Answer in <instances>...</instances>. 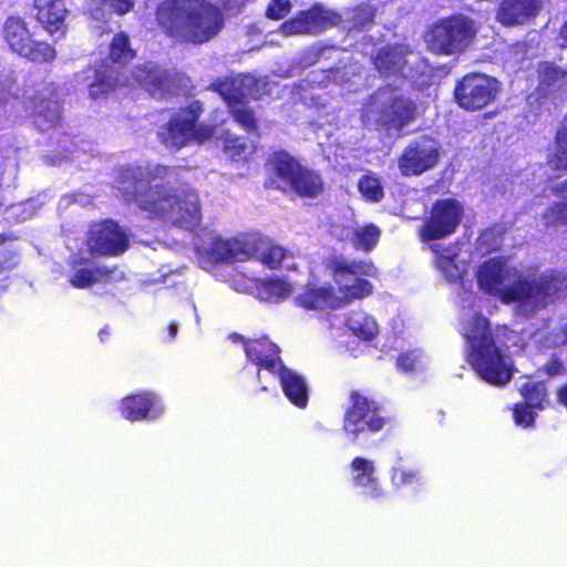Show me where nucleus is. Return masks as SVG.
Instances as JSON below:
<instances>
[{
	"label": "nucleus",
	"instance_id": "nucleus-1",
	"mask_svg": "<svg viewBox=\"0 0 567 567\" xmlns=\"http://www.w3.org/2000/svg\"><path fill=\"white\" fill-rule=\"evenodd\" d=\"M175 175L174 167L159 163L126 164L116 169L112 189L123 204L135 205L150 219L193 230L202 223L199 196L188 184L167 187Z\"/></svg>",
	"mask_w": 567,
	"mask_h": 567
},
{
	"label": "nucleus",
	"instance_id": "nucleus-2",
	"mask_svg": "<svg viewBox=\"0 0 567 567\" xmlns=\"http://www.w3.org/2000/svg\"><path fill=\"white\" fill-rule=\"evenodd\" d=\"M328 268L339 286L337 293L331 285L318 286L308 282L296 297V305L306 310H337L354 300L373 293V285L364 277L378 278L379 270L371 260H344L333 258Z\"/></svg>",
	"mask_w": 567,
	"mask_h": 567
},
{
	"label": "nucleus",
	"instance_id": "nucleus-3",
	"mask_svg": "<svg viewBox=\"0 0 567 567\" xmlns=\"http://www.w3.org/2000/svg\"><path fill=\"white\" fill-rule=\"evenodd\" d=\"M154 16L163 34L183 43H206L224 28L221 10L209 0H162Z\"/></svg>",
	"mask_w": 567,
	"mask_h": 567
},
{
	"label": "nucleus",
	"instance_id": "nucleus-4",
	"mask_svg": "<svg viewBox=\"0 0 567 567\" xmlns=\"http://www.w3.org/2000/svg\"><path fill=\"white\" fill-rule=\"evenodd\" d=\"M463 337L468 342L467 361L476 373L492 385H506L513 378L514 367L506 362L504 353L496 346L489 320L475 315L468 332Z\"/></svg>",
	"mask_w": 567,
	"mask_h": 567
},
{
	"label": "nucleus",
	"instance_id": "nucleus-5",
	"mask_svg": "<svg viewBox=\"0 0 567 567\" xmlns=\"http://www.w3.org/2000/svg\"><path fill=\"white\" fill-rule=\"evenodd\" d=\"M270 175L265 181V188L291 192L301 198L313 199L324 190V182L320 173L302 165L301 162L286 150L272 151L266 161Z\"/></svg>",
	"mask_w": 567,
	"mask_h": 567
},
{
	"label": "nucleus",
	"instance_id": "nucleus-6",
	"mask_svg": "<svg viewBox=\"0 0 567 567\" xmlns=\"http://www.w3.org/2000/svg\"><path fill=\"white\" fill-rule=\"evenodd\" d=\"M371 114L378 128L401 131L416 118L417 105L398 86L385 84L370 96Z\"/></svg>",
	"mask_w": 567,
	"mask_h": 567
},
{
	"label": "nucleus",
	"instance_id": "nucleus-7",
	"mask_svg": "<svg viewBox=\"0 0 567 567\" xmlns=\"http://www.w3.org/2000/svg\"><path fill=\"white\" fill-rule=\"evenodd\" d=\"M475 37V22L467 16L453 13L430 25L425 42L431 52L449 56L463 53Z\"/></svg>",
	"mask_w": 567,
	"mask_h": 567
},
{
	"label": "nucleus",
	"instance_id": "nucleus-8",
	"mask_svg": "<svg viewBox=\"0 0 567 567\" xmlns=\"http://www.w3.org/2000/svg\"><path fill=\"white\" fill-rule=\"evenodd\" d=\"M385 423L386 417L382 415V408L374 399L359 390L349 392V404L343 413L342 430L353 442L379 433Z\"/></svg>",
	"mask_w": 567,
	"mask_h": 567
},
{
	"label": "nucleus",
	"instance_id": "nucleus-9",
	"mask_svg": "<svg viewBox=\"0 0 567 567\" xmlns=\"http://www.w3.org/2000/svg\"><path fill=\"white\" fill-rule=\"evenodd\" d=\"M516 287L518 291L511 289L507 292L511 300L534 308H545L555 300L566 297L567 275L551 269L534 279L518 276Z\"/></svg>",
	"mask_w": 567,
	"mask_h": 567
},
{
	"label": "nucleus",
	"instance_id": "nucleus-10",
	"mask_svg": "<svg viewBox=\"0 0 567 567\" xmlns=\"http://www.w3.org/2000/svg\"><path fill=\"white\" fill-rule=\"evenodd\" d=\"M2 38L10 50L33 63H51L56 58L53 45L42 40H34L27 21L19 16L8 17L2 25Z\"/></svg>",
	"mask_w": 567,
	"mask_h": 567
},
{
	"label": "nucleus",
	"instance_id": "nucleus-11",
	"mask_svg": "<svg viewBox=\"0 0 567 567\" xmlns=\"http://www.w3.org/2000/svg\"><path fill=\"white\" fill-rule=\"evenodd\" d=\"M499 81L482 72H470L455 82L453 97L466 112H478L493 104L499 94Z\"/></svg>",
	"mask_w": 567,
	"mask_h": 567
},
{
	"label": "nucleus",
	"instance_id": "nucleus-12",
	"mask_svg": "<svg viewBox=\"0 0 567 567\" xmlns=\"http://www.w3.org/2000/svg\"><path fill=\"white\" fill-rule=\"evenodd\" d=\"M204 105L199 100L179 107L157 133L158 141L167 148L178 151L193 141H200L199 117Z\"/></svg>",
	"mask_w": 567,
	"mask_h": 567
},
{
	"label": "nucleus",
	"instance_id": "nucleus-13",
	"mask_svg": "<svg viewBox=\"0 0 567 567\" xmlns=\"http://www.w3.org/2000/svg\"><path fill=\"white\" fill-rule=\"evenodd\" d=\"M130 245L126 227L112 218L92 223L85 237V246L92 256L118 257L128 250Z\"/></svg>",
	"mask_w": 567,
	"mask_h": 567
},
{
	"label": "nucleus",
	"instance_id": "nucleus-14",
	"mask_svg": "<svg viewBox=\"0 0 567 567\" xmlns=\"http://www.w3.org/2000/svg\"><path fill=\"white\" fill-rule=\"evenodd\" d=\"M463 217V207L454 198L436 199L419 229L422 241L444 239L453 235Z\"/></svg>",
	"mask_w": 567,
	"mask_h": 567
},
{
	"label": "nucleus",
	"instance_id": "nucleus-15",
	"mask_svg": "<svg viewBox=\"0 0 567 567\" xmlns=\"http://www.w3.org/2000/svg\"><path fill=\"white\" fill-rule=\"evenodd\" d=\"M437 142L429 135L411 141L398 157V167L402 176H420L434 168L440 161Z\"/></svg>",
	"mask_w": 567,
	"mask_h": 567
},
{
	"label": "nucleus",
	"instance_id": "nucleus-16",
	"mask_svg": "<svg viewBox=\"0 0 567 567\" xmlns=\"http://www.w3.org/2000/svg\"><path fill=\"white\" fill-rule=\"evenodd\" d=\"M340 21L341 16L337 11L313 4L286 20L281 29L285 34H318L338 25Z\"/></svg>",
	"mask_w": 567,
	"mask_h": 567
},
{
	"label": "nucleus",
	"instance_id": "nucleus-17",
	"mask_svg": "<svg viewBox=\"0 0 567 567\" xmlns=\"http://www.w3.org/2000/svg\"><path fill=\"white\" fill-rule=\"evenodd\" d=\"M506 270V264L501 258L485 260L478 268L477 284L484 292L498 298L505 305H511L517 300H511L507 292L511 289L518 291L517 279L508 286H503Z\"/></svg>",
	"mask_w": 567,
	"mask_h": 567
},
{
	"label": "nucleus",
	"instance_id": "nucleus-18",
	"mask_svg": "<svg viewBox=\"0 0 567 567\" xmlns=\"http://www.w3.org/2000/svg\"><path fill=\"white\" fill-rule=\"evenodd\" d=\"M118 410L124 419L137 422L157 419L164 409L161 398L155 392L140 391L124 396Z\"/></svg>",
	"mask_w": 567,
	"mask_h": 567
},
{
	"label": "nucleus",
	"instance_id": "nucleus-19",
	"mask_svg": "<svg viewBox=\"0 0 567 567\" xmlns=\"http://www.w3.org/2000/svg\"><path fill=\"white\" fill-rule=\"evenodd\" d=\"M244 351L248 361L257 367L258 372L266 370L275 375L285 367L279 347L267 337L245 341Z\"/></svg>",
	"mask_w": 567,
	"mask_h": 567
},
{
	"label": "nucleus",
	"instance_id": "nucleus-20",
	"mask_svg": "<svg viewBox=\"0 0 567 567\" xmlns=\"http://www.w3.org/2000/svg\"><path fill=\"white\" fill-rule=\"evenodd\" d=\"M34 19L51 35L64 33L69 13L64 0H33Z\"/></svg>",
	"mask_w": 567,
	"mask_h": 567
},
{
	"label": "nucleus",
	"instance_id": "nucleus-21",
	"mask_svg": "<svg viewBox=\"0 0 567 567\" xmlns=\"http://www.w3.org/2000/svg\"><path fill=\"white\" fill-rule=\"evenodd\" d=\"M134 78L154 97L165 99L172 94V74L156 65L137 66Z\"/></svg>",
	"mask_w": 567,
	"mask_h": 567
},
{
	"label": "nucleus",
	"instance_id": "nucleus-22",
	"mask_svg": "<svg viewBox=\"0 0 567 567\" xmlns=\"http://www.w3.org/2000/svg\"><path fill=\"white\" fill-rule=\"evenodd\" d=\"M89 259L79 258L72 262L73 271L69 276V284L78 289H85L92 287L96 282H107L114 279L115 274L118 270L117 266H107V265H96L93 268L81 267L76 268V266H81L87 264Z\"/></svg>",
	"mask_w": 567,
	"mask_h": 567
},
{
	"label": "nucleus",
	"instance_id": "nucleus-23",
	"mask_svg": "<svg viewBox=\"0 0 567 567\" xmlns=\"http://www.w3.org/2000/svg\"><path fill=\"white\" fill-rule=\"evenodd\" d=\"M542 0H502L497 10V21L504 27L524 24L536 17Z\"/></svg>",
	"mask_w": 567,
	"mask_h": 567
},
{
	"label": "nucleus",
	"instance_id": "nucleus-24",
	"mask_svg": "<svg viewBox=\"0 0 567 567\" xmlns=\"http://www.w3.org/2000/svg\"><path fill=\"white\" fill-rule=\"evenodd\" d=\"M536 74V91L543 97L561 92L567 86V68H563L554 61L538 62Z\"/></svg>",
	"mask_w": 567,
	"mask_h": 567
},
{
	"label": "nucleus",
	"instance_id": "nucleus-25",
	"mask_svg": "<svg viewBox=\"0 0 567 567\" xmlns=\"http://www.w3.org/2000/svg\"><path fill=\"white\" fill-rule=\"evenodd\" d=\"M372 64L381 76H395L403 72L406 60L403 51L396 44H385L375 50Z\"/></svg>",
	"mask_w": 567,
	"mask_h": 567
},
{
	"label": "nucleus",
	"instance_id": "nucleus-26",
	"mask_svg": "<svg viewBox=\"0 0 567 567\" xmlns=\"http://www.w3.org/2000/svg\"><path fill=\"white\" fill-rule=\"evenodd\" d=\"M352 475V482L357 487L369 488V496L371 498H381L385 495V492L380 485V482L375 474L373 462L362 456H357L351 461L350 464Z\"/></svg>",
	"mask_w": 567,
	"mask_h": 567
},
{
	"label": "nucleus",
	"instance_id": "nucleus-27",
	"mask_svg": "<svg viewBox=\"0 0 567 567\" xmlns=\"http://www.w3.org/2000/svg\"><path fill=\"white\" fill-rule=\"evenodd\" d=\"M275 375L279 378L286 398L295 406L305 409L308 404V386L305 379L286 365Z\"/></svg>",
	"mask_w": 567,
	"mask_h": 567
},
{
	"label": "nucleus",
	"instance_id": "nucleus-28",
	"mask_svg": "<svg viewBox=\"0 0 567 567\" xmlns=\"http://www.w3.org/2000/svg\"><path fill=\"white\" fill-rule=\"evenodd\" d=\"M20 262L11 238L0 234V296L12 285V272Z\"/></svg>",
	"mask_w": 567,
	"mask_h": 567
},
{
	"label": "nucleus",
	"instance_id": "nucleus-29",
	"mask_svg": "<svg viewBox=\"0 0 567 567\" xmlns=\"http://www.w3.org/2000/svg\"><path fill=\"white\" fill-rule=\"evenodd\" d=\"M560 190L567 192V178L560 183ZM546 228L567 227V198L551 203L542 214Z\"/></svg>",
	"mask_w": 567,
	"mask_h": 567
},
{
	"label": "nucleus",
	"instance_id": "nucleus-30",
	"mask_svg": "<svg viewBox=\"0 0 567 567\" xmlns=\"http://www.w3.org/2000/svg\"><path fill=\"white\" fill-rule=\"evenodd\" d=\"M375 9L368 3H360L350 8L347 12V24L349 31L361 32L374 24Z\"/></svg>",
	"mask_w": 567,
	"mask_h": 567
},
{
	"label": "nucleus",
	"instance_id": "nucleus-31",
	"mask_svg": "<svg viewBox=\"0 0 567 567\" xmlns=\"http://www.w3.org/2000/svg\"><path fill=\"white\" fill-rule=\"evenodd\" d=\"M208 89L217 93L226 106L229 107L234 103H239L246 94L237 85L236 80L233 78H217L208 86Z\"/></svg>",
	"mask_w": 567,
	"mask_h": 567
},
{
	"label": "nucleus",
	"instance_id": "nucleus-32",
	"mask_svg": "<svg viewBox=\"0 0 567 567\" xmlns=\"http://www.w3.org/2000/svg\"><path fill=\"white\" fill-rule=\"evenodd\" d=\"M227 110L233 120L246 132L254 133L258 130V118L254 110L248 106L247 96H244L239 103H234Z\"/></svg>",
	"mask_w": 567,
	"mask_h": 567
},
{
	"label": "nucleus",
	"instance_id": "nucleus-33",
	"mask_svg": "<svg viewBox=\"0 0 567 567\" xmlns=\"http://www.w3.org/2000/svg\"><path fill=\"white\" fill-rule=\"evenodd\" d=\"M34 115L39 118L38 124L45 128L58 124L60 120L59 105L51 99H33Z\"/></svg>",
	"mask_w": 567,
	"mask_h": 567
},
{
	"label": "nucleus",
	"instance_id": "nucleus-34",
	"mask_svg": "<svg viewBox=\"0 0 567 567\" xmlns=\"http://www.w3.org/2000/svg\"><path fill=\"white\" fill-rule=\"evenodd\" d=\"M259 292L270 302H280L291 295L292 286L282 278H268L259 286Z\"/></svg>",
	"mask_w": 567,
	"mask_h": 567
},
{
	"label": "nucleus",
	"instance_id": "nucleus-35",
	"mask_svg": "<svg viewBox=\"0 0 567 567\" xmlns=\"http://www.w3.org/2000/svg\"><path fill=\"white\" fill-rule=\"evenodd\" d=\"M547 164L556 171H567V126L557 131L555 147L547 156Z\"/></svg>",
	"mask_w": 567,
	"mask_h": 567
},
{
	"label": "nucleus",
	"instance_id": "nucleus-36",
	"mask_svg": "<svg viewBox=\"0 0 567 567\" xmlns=\"http://www.w3.org/2000/svg\"><path fill=\"white\" fill-rule=\"evenodd\" d=\"M358 189L367 202L379 203L384 198L382 183L372 172H367L359 178Z\"/></svg>",
	"mask_w": 567,
	"mask_h": 567
},
{
	"label": "nucleus",
	"instance_id": "nucleus-37",
	"mask_svg": "<svg viewBox=\"0 0 567 567\" xmlns=\"http://www.w3.org/2000/svg\"><path fill=\"white\" fill-rule=\"evenodd\" d=\"M390 480L395 488L422 486V476L419 470L396 465L391 468Z\"/></svg>",
	"mask_w": 567,
	"mask_h": 567
},
{
	"label": "nucleus",
	"instance_id": "nucleus-38",
	"mask_svg": "<svg viewBox=\"0 0 567 567\" xmlns=\"http://www.w3.org/2000/svg\"><path fill=\"white\" fill-rule=\"evenodd\" d=\"M109 56L115 63H127L135 58V51L131 48L130 38L125 32L115 33L110 43Z\"/></svg>",
	"mask_w": 567,
	"mask_h": 567
},
{
	"label": "nucleus",
	"instance_id": "nucleus-39",
	"mask_svg": "<svg viewBox=\"0 0 567 567\" xmlns=\"http://www.w3.org/2000/svg\"><path fill=\"white\" fill-rule=\"evenodd\" d=\"M381 230L374 224H367L354 229L352 234V245L355 249L371 251L379 243Z\"/></svg>",
	"mask_w": 567,
	"mask_h": 567
},
{
	"label": "nucleus",
	"instance_id": "nucleus-40",
	"mask_svg": "<svg viewBox=\"0 0 567 567\" xmlns=\"http://www.w3.org/2000/svg\"><path fill=\"white\" fill-rule=\"evenodd\" d=\"M526 404L543 410L547 401V388L543 381L525 382L519 390Z\"/></svg>",
	"mask_w": 567,
	"mask_h": 567
},
{
	"label": "nucleus",
	"instance_id": "nucleus-41",
	"mask_svg": "<svg viewBox=\"0 0 567 567\" xmlns=\"http://www.w3.org/2000/svg\"><path fill=\"white\" fill-rule=\"evenodd\" d=\"M292 254L280 245L268 246L260 256V260L270 269H279L284 267V261L291 258Z\"/></svg>",
	"mask_w": 567,
	"mask_h": 567
},
{
	"label": "nucleus",
	"instance_id": "nucleus-42",
	"mask_svg": "<svg viewBox=\"0 0 567 567\" xmlns=\"http://www.w3.org/2000/svg\"><path fill=\"white\" fill-rule=\"evenodd\" d=\"M430 249L433 251L435 256V265L440 270L446 272L450 270V268L455 267V259L457 257V252L455 251L453 246L431 244Z\"/></svg>",
	"mask_w": 567,
	"mask_h": 567
},
{
	"label": "nucleus",
	"instance_id": "nucleus-43",
	"mask_svg": "<svg viewBox=\"0 0 567 567\" xmlns=\"http://www.w3.org/2000/svg\"><path fill=\"white\" fill-rule=\"evenodd\" d=\"M116 79L104 73H97L95 80L89 85L90 96L94 100L106 96L116 89Z\"/></svg>",
	"mask_w": 567,
	"mask_h": 567
},
{
	"label": "nucleus",
	"instance_id": "nucleus-44",
	"mask_svg": "<svg viewBox=\"0 0 567 567\" xmlns=\"http://www.w3.org/2000/svg\"><path fill=\"white\" fill-rule=\"evenodd\" d=\"M209 250L216 261L233 262L237 257L235 246L229 240H214Z\"/></svg>",
	"mask_w": 567,
	"mask_h": 567
},
{
	"label": "nucleus",
	"instance_id": "nucleus-45",
	"mask_svg": "<svg viewBox=\"0 0 567 567\" xmlns=\"http://www.w3.org/2000/svg\"><path fill=\"white\" fill-rule=\"evenodd\" d=\"M350 329L352 333L363 341H371L378 333V328L375 322L364 316L360 321H353L350 324Z\"/></svg>",
	"mask_w": 567,
	"mask_h": 567
},
{
	"label": "nucleus",
	"instance_id": "nucleus-46",
	"mask_svg": "<svg viewBox=\"0 0 567 567\" xmlns=\"http://www.w3.org/2000/svg\"><path fill=\"white\" fill-rule=\"evenodd\" d=\"M223 148L233 158H240L246 155L247 143L241 136L226 133L223 137Z\"/></svg>",
	"mask_w": 567,
	"mask_h": 567
},
{
	"label": "nucleus",
	"instance_id": "nucleus-47",
	"mask_svg": "<svg viewBox=\"0 0 567 567\" xmlns=\"http://www.w3.org/2000/svg\"><path fill=\"white\" fill-rule=\"evenodd\" d=\"M536 410L534 406L526 403H516L513 406V419L516 425L523 427H530L536 420Z\"/></svg>",
	"mask_w": 567,
	"mask_h": 567
},
{
	"label": "nucleus",
	"instance_id": "nucleus-48",
	"mask_svg": "<svg viewBox=\"0 0 567 567\" xmlns=\"http://www.w3.org/2000/svg\"><path fill=\"white\" fill-rule=\"evenodd\" d=\"M290 9L289 0H271L267 6L266 16L271 20H281L290 12Z\"/></svg>",
	"mask_w": 567,
	"mask_h": 567
},
{
	"label": "nucleus",
	"instance_id": "nucleus-49",
	"mask_svg": "<svg viewBox=\"0 0 567 567\" xmlns=\"http://www.w3.org/2000/svg\"><path fill=\"white\" fill-rule=\"evenodd\" d=\"M417 355L413 351L400 353L396 359V368L402 372H413L416 369Z\"/></svg>",
	"mask_w": 567,
	"mask_h": 567
},
{
	"label": "nucleus",
	"instance_id": "nucleus-50",
	"mask_svg": "<svg viewBox=\"0 0 567 567\" xmlns=\"http://www.w3.org/2000/svg\"><path fill=\"white\" fill-rule=\"evenodd\" d=\"M542 372L550 377H557L563 375L566 372V368L560 358L554 354L550 357L549 361L542 367Z\"/></svg>",
	"mask_w": 567,
	"mask_h": 567
},
{
	"label": "nucleus",
	"instance_id": "nucleus-51",
	"mask_svg": "<svg viewBox=\"0 0 567 567\" xmlns=\"http://www.w3.org/2000/svg\"><path fill=\"white\" fill-rule=\"evenodd\" d=\"M111 7L118 16L128 13L134 8L133 0H111Z\"/></svg>",
	"mask_w": 567,
	"mask_h": 567
},
{
	"label": "nucleus",
	"instance_id": "nucleus-52",
	"mask_svg": "<svg viewBox=\"0 0 567 567\" xmlns=\"http://www.w3.org/2000/svg\"><path fill=\"white\" fill-rule=\"evenodd\" d=\"M556 396L557 402L567 409V382L557 389Z\"/></svg>",
	"mask_w": 567,
	"mask_h": 567
},
{
	"label": "nucleus",
	"instance_id": "nucleus-53",
	"mask_svg": "<svg viewBox=\"0 0 567 567\" xmlns=\"http://www.w3.org/2000/svg\"><path fill=\"white\" fill-rule=\"evenodd\" d=\"M495 236V230L494 229H485L481 237H480V240H481V246H483L484 244L487 243L488 239H492L493 237Z\"/></svg>",
	"mask_w": 567,
	"mask_h": 567
},
{
	"label": "nucleus",
	"instance_id": "nucleus-54",
	"mask_svg": "<svg viewBox=\"0 0 567 567\" xmlns=\"http://www.w3.org/2000/svg\"><path fill=\"white\" fill-rule=\"evenodd\" d=\"M559 37L564 40L563 47H566L567 45V20L560 27Z\"/></svg>",
	"mask_w": 567,
	"mask_h": 567
},
{
	"label": "nucleus",
	"instance_id": "nucleus-55",
	"mask_svg": "<svg viewBox=\"0 0 567 567\" xmlns=\"http://www.w3.org/2000/svg\"><path fill=\"white\" fill-rule=\"evenodd\" d=\"M171 339H174L177 334V324L171 322L167 327Z\"/></svg>",
	"mask_w": 567,
	"mask_h": 567
},
{
	"label": "nucleus",
	"instance_id": "nucleus-56",
	"mask_svg": "<svg viewBox=\"0 0 567 567\" xmlns=\"http://www.w3.org/2000/svg\"><path fill=\"white\" fill-rule=\"evenodd\" d=\"M110 336V331H109V328L107 327H104L100 330L99 332V337L101 339V341H105V339Z\"/></svg>",
	"mask_w": 567,
	"mask_h": 567
},
{
	"label": "nucleus",
	"instance_id": "nucleus-57",
	"mask_svg": "<svg viewBox=\"0 0 567 567\" xmlns=\"http://www.w3.org/2000/svg\"><path fill=\"white\" fill-rule=\"evenodd\" d=\"M497 114H498V109H496V110H494V111H491V112H486V113L484 114V117H485V118H492V117L496 116Z\"/></svg>",
	"mask_w": 567,
	"mask_h": 567
},
{
	"label": "nucleus",
	"instance_id": "nucleus-58",
	"mask_svg": "<svg viewBox=\"0 0 567 567\" xmlns=\"http://www.w3.org/2000/svg\"><path fill=\"white\" fill-rule=\"evenodd\" d=\"M234 338H235L236 340H240L243 343H244L245 341H247V340H246L243 336H240V334H234Z\"/></svg>",
	"mask_w": 567,
	"mask_h": 567
},
{
	"label": "nucleus",
	"instance_id": "nucleus-59",
	"mask_svg": "<svg viewBox=\"0 0 567 567\" xmlns=\"http://www.w3.org/2000/svg\"><path fill=\"white\" fill-rule=\"evenodd\" d=\"M493 250H496V247H489V246H488V247L486 248V251H487V252H491V251H493Z\"/></svg>",
	"mask_w": 567,
	"mask_h": 567
}]
</instances>
